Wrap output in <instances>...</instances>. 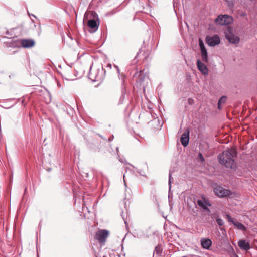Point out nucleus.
Listing matches in <instances>:
<instances>
[{"mask_svg": "<svg viewBox=\"0 0 257 257\" xmlns=\"http://www.w3.org/2000/svg\"><path fill=\"white\" fill-rule=\"evenodd\" d=\"M156 253V254H160L161 253V250L160 249V247H159L158 246H156L155 248V249H154V254Z\"/></svg>", "mask_w": 257, "mask_h": 257, "instance_id": "24", "label": "nucleus"}, {"mask_svg": "<svg viewBox=\"0 0 257 257\" xmlns=\"http://www.w3.org/2000/svg\"><path fill=\"white\" fill-rule=\"evenodd\" d=\"M201 58L202 60L204 62H208V53L206 49L201 50Z\"/></svg>", "mask_w": 257, "mask_h": 257, "instance_id": "18", "label": "nucleus"}, {"mask_svg": "<svg viewBox=\"0 0 257 257\" xmlns=\"http://www.w3.org/2000/svg\"><path fill=\"white\" fill-rule=\"evenodd\" d=\"M233 225L236 227L238 229L242 231H245L246 229V227L241 223L236 221L235 222H233Z\"/></svg>", "mask_w": 257, "mask_h": 257, "instance_id": "19", "label": "nucleus"}, {"mask_svg": "<svg viewBox=\"0 0 257 257\" xmlns=\"http://www.w3.org/2000/svg\"><path fill=\"white\" fill-rule=\"evenodd\" d=\"M21 46L25 48H29L35 45V41L32 39H21L20 40Z\"/></svg>", "mask_w": 257, "mask_h": 257, "instance_id": "13", "label": "nucleus"}, {"mask_svg": "<svg viewBox=\"0 0 257 257\" xmlns=\"http://www.w3.org/2000/svg\"><path fill=\"white\" fill-rule=\"evenodd\" d=\"M116 150H117V153H118V147H117V148H116Z\"/></svg>", "mask_w": 257, "mask_h": 257, "instance_id": "39", "label": "nucleus"}, {"mask_svg": "<svg viewBox=\"0 0 257 257\" xmlns=\"http://www.w3.org/2000/svg\"><path fill=\"white\" fill-rule=\"evenodd\" d=\"M233 22V18L227 14L219 15L214 20V22L217 25L226 26L231 24Z\"/></svg>", "mask_w": 257, "mask_h": 257, "instance_id": "4", "label": "nucleus"}, {"mask_svg": "<svg viewBox=\"0 0 257 257\" xmlns=\"http://www.w3.org/2000/svg\"><path fill=\"white\" fill-rule=\"evenodd\" d=\"M121 216L123 220L124 221L125 224L126 226L127 225V222H126V221L125 220V215L123 214V212H122Z\"/></svg>", "mask_w": 257, "mask_h": 257, "instance_id": "30", "label": "nucleus"}, {"mask_svg": "<svg viewBox=\"0 0 257 257\" xmlns=\"http://www.w3.org/2000/svg\"><path fill=\"white\" fill-rule=\"evenodd\" d=\"M198 158L200 160V161L201 162H203L204 161V157H203V156L202 155V154L201 153H199V154L198 155Z\"/></svg>", "mask_w": 257, "mask_h": 257, "instance_id": "28", "label": "nucleus"}, {"mask_svg": "<svg viewBox=\"0 0 257 257\" xmlns=\"http://www.w3.org/2000/svg\"><path fill=\"white\" fill-rule=\"evenodd\" d=\"M227 3V5L229 7L232 8L235 5V0H224Z\"/></svg>", "mask_w": 257, "mask_h": 257, "instance_id": "22", "label": "nucleus"}, {"mask_svg": "<svg viewBox=\"0 0 257 257\" xmlns=\"http://www.w3.org/2000/svg\"><path fill=\"white\" fill-rule=\"evenodd\" d=\"M105 70L102 66L93 67L92 65L90 68L88 73V78L93 82H102L105 78Z\"/></svg>", "mask_w": 257, "mask_h": 257, "instance_id": "2", "label": "nucleus"}, {"mask_svg": "<svg viewBox=\"0 0 257 257\" xmlns=\"http://www.w3.org/2000/svg\"><path fill=\"white\" fill-rule=\"evenodd\" d=\"M125 94H126V91H125V88L124 87H122L121 95V96H120V97L119 98L118 104H123L124 100L125 97Z\"/></svg>", "mask_w": 257, "mask_h": 257, "instance_id": "20", "label": "nucleus"}, {"mask_svg": "<svg viewBox=\"0 0 257 257\" xmlns=\"http://www.w3.org/2000/svg\"><path fill=\"white\" fill-rule=\"evenodd\" d=\"M99 138H101L102 139H103L105 141H106V138L102 137L99 134H96L95 135V139L97 140V141H98ZM99 143H98V141H97L96 142L95 141H94L92 143V144L90 143L89 144V148H90L91 149L94 150L95 151H98L100 150V148H99Z\"/></svg>", "mask_w": 257, "mask_h": 257, "instance_id": "11", "label": "nucleus"}, {"mask_svg": "<svg viewBox=\"0 0 257 257\" xmlns=\"http://www.w3.org/2000/svg\"><path fill=\"white\" fill-rule=\"evenodd\" d=\"M134 77L136 78L137 86H139L140 89H143L145 91L149 81V76L147 72L145 73L144 70L137 71L134 75Z\"/></svg>", "mask_w": 257, "mask_h": 257, "instance_id": "3", "label": "nucleus"}, {"mask_svg": "<svg viewBox=\"0 0 257 257\" xmlns=\"http://www.w3.org/2000/svg\"><path fill=\"white\" fill-rule=\"evenodd\" d=\"M239 247L244 250H248L250 248V244L248 242H246L245 240H240L238 243Z\"/></svg>", "mask_w": 257, "mask_h": 257, "instance_id": "17", "label": "nucleus"}, {"mask_svg": "<svg viewBox=\"0 0 257 257\" xmlns=\"http://www.w3.org/2000/svg\"><path fill=\"white\" fill-rule=\"evenodd\" d=\"M125 177V174H124V175H123V180H124V182H125V179H124ZM124 183H125V182H124ZM125 185H126V184H125Z\"/></svg>", "mask_w": 257, "mask_h": 257, "instance_id": "38", "label": "nucleus"}, {"mask_svg": "<svg viewBox=\"0 0 257 257\" xmlns=\"http://www.w3.org/2000/svg\"><path fill=\"white\" fill-rule=\"evenodd\" d=\"M207 44L211 47L218 45L220 42V39L218 35L213 36H207L205 38Z\"/></svg>", "mask_w": 257, "mask_h": 257, "instance_id": "8", "label": "nucleus"}, {"mask_svg": "<svg viewBox=\"0 0 257 257\" xmlns=\"http://www.w3.org/2000/svg\"><path fill=\"white\" fill-rule=\"evenodd\" d=\"M107 67H108V68H109L110 69H111V64H107Z\"/></svg>", "mask_w": 257, "mask_h": 257, "instance_id": "37", "label": "nucleus"}, {"mask_svg": "<svg viewBox=\"0 0 257 257\" xmlns=\"http://www.w3.org/2000/svg\"><path fill=\"white\" fill-rule=\"evenodd\" d=\"M137 172L140 174L141 176H145V172L142 171L141 169H137Z\"/></svg>", "mask_w": 257, "mask_h": 257, "instance_id": "29", "label": "nucleus"}, {"mask_svg": "<svg viewBox=\"0 0 257 257\" xmlns=\"http://www.w3.org/2000/svg\"><path fill=\"white\" fill-rule=\"evenodd\" d=\"M99 257H114V253L112 251L107 248H105L99 251Z\"/></svg>", "mask_w": 257, "mask_h": 257, "instance_id": "16", "label": "nucleus"}, {"mask_svg": "<svg viewBox=\"0 0 257 257\" xmlns=\"http://www.w3.org/2000/svg\"><path fill=\"white\" fill-rule=\"evenodd\" d=\"M119 161L120 162H121V163H124V161H125V159H121V158H119Z\"/></svg>", "mask_w": 257, "mask_h": 257, "instance_id": "35", "label": "nucleus"}, {"mask_svg": "<svg viewBox=\"0 0 257 257\" xmlns=\"http://www.w3.org/2000/svg\"><path fill=\"white\" fill-rule=\"evenodd\" d=\"M159 120L158 119V118H155L154 119H153V120L152 121V123H156L159 122Z\"/></svg>", "mask_w": 257, "mask_h": 257, "instance_id": "31", "label": "nucleus"}, {"mask_svg": "<svg viewBox=\"0 0 257 257\" xmlns=\"http://www.w3.org/2000/svg\"><path fill=\"white\" fill-rule=\"evenodd\" d=\"M226 218L227 219L228 222L232 223L233 224V222H235V221H234L233 220V219H232L231 218V217L228 214L226 215Z\"/></svg>", "mask_w": 257, "mask_h": 257, "instance_id": "26", "label": "nucleus"}, {"mask_svg": "<svg viewBox=\"0 0 257 257\" xmlns=\"http://www.w3.org/2000/svg\"><path fill=\"white\" fill-rule=\"evenodd\" d=\"M226 100V97L225 96H222L220 98V99L218 100L219 103H224Z\"/></svg>", "mask_w": 257, "mask_h": 257, "instance_id": "25", "label": "nucleus"}, {"mask_svg": "<svg viewBox=\"0 0 257 257\" xmlns=\"http://www.w3.org/2000/svg\"><path fill=\"white\" fill-rule=\"evenodd\" d=\"M199 47L200 48V50H203V49H206L204 46L203 42L200 39H199Z\"/></svg>", "mask_w": 257, "mask_h": 257, "instance_id": "27", "label": "nucleus"}, {"mask_svg": "<svg viewBox=\"0 0 257 257\" xmlns=\"http://www.w3.org/2000/svg\"><path fill=\"white\" fill-rule=\"evenodd\" d=\"M225 37L230 43L236 44L240 41L239 37L235 35L230 29L225 32Z\"/></svg>", "mask_w": 257, "mask_h": 257, "instance_id": "7", "label": "nucleus"}, {"mask_svg": "<svg viewBox=\"0 0 257 257\" xmlns=\"http://www.w3.org/2000/svg\"><path fill=\"white\" fill-rule=\"evenodd\" d=\"M216 221L217 223L219 226H222L224 223V221L219 217V215H217V216L216 217Z\"/></svg>", "mask_w": 257, "mask_h": 257, "instance_id": "21", "label": "nucleus"}, {"mask_svg": "<svg viewBox=\"0 0 257 257\" xmlns=\"http://www.w3.org/2000/svg\"><path fill=\"white\" fill-rule=\"evenodd\" d=\"M172 172L170 170L169 171V181H168V184H169V190H170L171 189V184H172V181H171V178H172Z\"/></svg>", "mask_w": 257, "mask_h": 257, "instance_id": "23", "label": "nucleus"}, {"mask_svg": "<svg viewBox=\"0 0 257 257\" xmlns=\"http://www.w3.org/2000/svg\"><path fill=\"white\" fill-rule=\"evenodd\" d=\"M114 67L116 68V70H117V73H118V74H120V70H119V68L118 66H117V65H114Z\"/></svg>", "mask_w": 257, "mask_h": 257, "instance_id": "32", "label": "nucleus"}, {"mask_svg": "<svg viewBox=\"0 0 257 257\" xmlns=\"http://www.w3.org/2000/svg\"><path fill=\"white\" fill-rule=\"evenodd\" d=\"M197 65L199 70L204 75L208 74V69L206 66L201 60H198L197 61Z\"/></svg>", "mask_w": 257, "mask_h": 257, "instance_id": "14", "label": "nucleus"}, {"mask_svg": "<svg viewBox=\"0 0 257 257\" xmlns=\"http://www.w3.org/2000/svg\"><path fill=\"white\" fill-rule=\"evenodd\" d=\"M91 15L93 18L88 20L87 25L90 28L89 31L90 32H95L98 28L99 20L97 14L95 12H93Z\"/></svg>", "mask_w": 257, "mask_h": 257, "instance_id": "5", "label": "nucleus"}, {"mask_svg": "<svg viewBox=\"0 0 257 257\" xmlns=\"http://www.w3.org/2000/svg\"><path fill=\"white\" fill-rule=\"evenodd\" d=\"M212 242L211 239L205 238L201 239V244L204 249H209L212 245Z\"/></svg>", "mask_w": 257, "mask_h": 257, "instance_id": "15", "label": "nucleus"}, {"mask_svg": "<svg viewBox=\"0 0 257 257\" xmlns=\"http://www.w3.org/2000/svg\"><path fill=\"white\" fill-rule=\"evenodd\" d=\"M138 55H139V54H137V55H136V57H138Z\"/></svg>", "mask_w": 257, "mask_h": 257, "instance_id": "41", "label": "nucleus"}, {"mask_svg": "<svg viewBox=\"0 0 257 257\" xmlns=\"http://www.w3.org/2000/svg\"><path fill=\"white\" fill-rule=\"evenodd\" d=\"M235 257H239L235 253Z\"/></svg>", "mask_w": 257, "mask_h": 257, "instance_id": "40", "label": "nucleus"}, {"mask_svg": "<svg viewBox=\"0 0 257 257\" xmlns=\"http://www.w3.org/2000/svg\"><path fill=\"white\" fill-rule=\"evenodd\" d=\"M109 232L106 230H101L98 231L95 234V238L100 242L103 243L105 242L106 238L108 237Z\"/></svg>", "mask_w": 257, "mask_h": 257, "instance_id": "9", "label": "nucleus"}, {"mask_svg": "<svg viewBox=\"0 0 257 257\" xmlns=\"http://www.w3.org/2000/svg\"><path fill=\"white\" fill-rule=\"evenodd\" d=\"M113 139H114V136H113V135H112V136H111L109 138V139H108V141H109V142H111V141H112V140H113Z\"/></svg>", "mask_w": 257, "mask_h": 257, "instance_id": "34", "label": "nucleus"}, {"mask_svg": "<svg viewBox=\"0 0 257 257\" xmlns=\"http://www.w3.org/2000/svg\"><path fill=\"white\" fill-rule=\"evenodd\" d=\"M189 130L186 129L181 135L180 142L184 147H186L189 144Z\"/></svg>", "mask_w": 257, "mask_h": 257, "instance_id": "12", "label": "nucleus"}, {"mask_svg": "<svg viewBox=\"0 0 257 257\" xmlns=\"http://www.w3.org/2000/svg\"><path fill=\"white\" fill-rule=\"evenodd\" d=\"M202 198L203 200L200 199L197 200V203L198 205L204 210L210 213L211 211L208 206H211L212 204L205 197H203Z\"/></svg>", "mask_w": 257, "mask_h": 257, "instance_id": "10", "label": "nucleus"}, {"mask_svg": "<svg viewBox=\"0 0 257 257\" xmlns=\"http://www.w3.org/2000/svg\"><path fill=\"white\" fill-rule=\"evenodd\" d=\"M221 103H219V102H218V109H221Z\"/></svg>", "mask_w": 257, "mask_h": 257, "instance_id": "36", "label": "nucleus"}, {"mask_svg": "<svg viewBox=\"0 0 257 257\" xmlns=\"http://www.w3.org/2000/svg\"><path fill=\"white\" fill-rule=\"evenodd\" d=\"M237 156V152L234 149H227L222 154L218 155L220 163L224 165L226 168L232 169L235 166L234 159Z\"/></svg>", "mask_w": 257, "mask_h": 257, "instance_id": "1", "label": "nucleus"}, {"mask_svg": "<svg viewBox=\"0 0 257 257\" xmlns=\"http://www.w3.org/2000/svg\"><path fill=\"white\" fill-rule=\"evenodd\" d=\"M214 192L219 198L229 197L232 194L230 190L225 189L220 185L214 187Z\"/></svg>", "mask_w": 257, "mask_h": 257, "instance_id": "6", "label": "nucleus"}, {"mask_svg": "<svg viewBox=\"0 0 257 257\" xmlns=\"http://www.w3.org/2000/svg\"><path fill=\"white\" fill-rule=\"evenodd\" d=\"M217 215H218L217 213H214L211 215V217L212 218H215L216 219V217L217 216Z\"/></svg>", "mask_w": 257, "mask_h": 257, "instance_id": "33", "label": "nucleus"}]
</instances>
